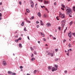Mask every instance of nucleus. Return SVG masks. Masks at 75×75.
<instances>
[{"label":"nucleus","instance_id":"f257e3e1","mask_svg":"<svg viewBox=\"0 0 75 75\" xmlns=\"http://www.w3.org/2000/svg\"><path fill=\"white\" fill-rule=\"evenodd\" d=\"M65 8L66 14L68 15L69 14V17H71L72 16L70 14L72 13V10L68 6H66Z\"/></svg>","mask_w":75,"mask_h":75},{"label":"nucleus","instance_id":"f03ea898","mask_svg":"<svg viewBox=\"0 0 75 75\" xmlns=\"http://www.w3.org/2000/svg\"><path fill=\"white\" fill-rule=\"evenodd\" d=\"M61 16V18H65V15H64V14L61 13L60 12L59 17Z\"/></svg>","mask_w":75,"mask_h":75},{"label":"nucleus","instance_id":"7ed1b4c3","mask_svg":"<svg viewBox=\"0 0 75 75\" xmlns=\"http://www.w3.org/2000/svg\"><path fill=\"white\" fill-rule=\"evenodd\" d=\"M68 36L69 37V38H71L72 37V33L71 31H70L69 33H68Z\"/></svg>","mask_w":75,"mask_h":75},{"label":"nucleus","instance_id":"20e7f679","mask_svg":"<svg viewBox=\"0 0 75 75\" xmlns=\"http://www.w3.org/2000/svg\"><path fill=\"white\" fill-rule=\"evenodd\" d=\"M57 69L55 68L54 67H53L52 69V71L54 72V71H57Z\"/></svg>","mask_w":75,"mask_h":75},{"label":"nucleus","instance_id":"39448f33","mask_svg":"<svg viewBox=\"0 0 75 75\" xmlns=\"http://www.w3.org/2000/svg\"><path fill=\"white\" fill-rule=\"evenodd\" d=\"M44 3L45 4H49V1H45V0H44Z\"/></svg>","mask_w":75,"mask_h":75},{"label":"nucleus","instance_id":"423d86ee","mask_svg":"<svg viewBox=\"0 0 75 75\" xmlns=\"http://www.w3.org/2000/svg\"><path fill=\"white\" fill-rule=\"evenodd\" d=\"M2 64L3 65H4V66H5L7 65V63H6V62L5 61H3Z\"/></svg>","mask_w":75,"mask_h":75},{"label":"nucleus","instance_id":"0eeeda50","mask_svg":"<svg viewBox=\"0 0 75 75\" xmlns=\"http://www.w3.org/2000/svg\"><path fill=\"white\" fill-rule=\"evenodd\" d=\"M40 34H41V35L43 37H45V35H44V34L43 33H41Z\"/></svg>","mask_w":75,"mask_h":75},{"label":"nucleus","instance_id":"6e6552de","mask_svg":"<svg viewBox=\"0 0 75 75\" xmlns=\"http://www.w3.org/2000/svg\"><path fill=\"white\" fill-rule=\"evenodd\" d=\"M47 27H50V26H51V24L49 23H47Z\"/></svg>","mask_w":75,"mask_h":75},{"label":"nucleus","instance_id":"1a4fd4ad","mask_svg":"<svg viewBox=\"0 0 75 75\" xmlns=\"http://www.w3.org/2000/svg\"><path fill=\"white\" fill-rule=\"evenodd\" d=\"M65 22H66V21L65 20H64V21H62L61 23H64L65 24Z\"/></svg>","mask_w":75,"mask_h":75},{"label":"nucleus","instance_id":"9d476101","mask_svg":"<svg viewBox=\"0 0 75 75\" xmlns=\"http://www.w3.org/2000/svg\"><path fill=\"white\" fill-rule=\"evenodd\" d=\"M13 72H12L11 71H8V74H11V75H12V73Z\"/></svg>","mask_w":75,"mask_h":75},{"label":"nucleus","instance_id":"9b49d317","mask_svg":"<svg viewBox=\"0 0 75 75\" xmlns=\"http://www.w3.org/2000/svg\"><path fill=\"white\" fill-rule=\"evenodd\" d=\"M65 23H62V27L63 28H64V26H65Z\"/></svg>","mask_w":75,"mask_h":75},{"label":"nucleus","instance_id":"f8f14e48","mask_svg":"<svg viewBox=\"0 0 75 75\" xmlns=\"http://www.w3.org/2000/svg\"><path fill=\"white\" fill-rule=\"evenodd\" d=\"M40 24L42 25H43L44 24H43V23H42V21L41 20H40Z\"/></svg>","mask_w":75,"mask_h":75},{"label":"nucleus","instance_id":"ddd939ff","mask_svg":"<svg viewBox=\"0 0 75 75\" xmlns=\"http://www.w3.org/2000/svg\"><path fill=\"white\" fill-rule=\"evenodd\" d=\"M38 16H39V17H41V13H40L39 12L38 13Z\"/></svg>","mask_w":75,"mask_h":75},{"label":"nucleus","instance_id":"4468645a","mask_svg":"<svg viewBox=\"0 0 75 75\" xmlns=\"http://www.w3.org/2000/svg\"><path fill=\"white\" fill-rule=\"evenodd\" d=\"M26 10L27 13H30V10H29V9H26Z\"/></svg>","mask_w":75,"mask_h":75},{"label":"nucleus","instance_id":"2eb2a0df","mask_svg":"<svg viewBox=\"0 0 75 75\" xmlns=\"http://www.w3.org/2000/svg\"><path fill=\"white\" fill-rule=\"evenodd\" d=\"M51 69H52V67L49 66L48 67V69L49 70H50Z\"/></svg>","mask_w":75,"mask_h":75},{"label":"nucleus","instance_id":"dca6fc26","mask_svg":"<svg viewBox=\"0 0 75 75\" xmlns=\"http://www.w3.org/2000/svg\"><path fill=\"white\" fill-rule=\"evenodd\" d=\"M73 23V21H71L69 23L70 25H71Z\"/></svg>","mask_w":75,"mask_h":75},{"label":"nucleus","instance_id":"f3484780","mask_svg":"<svg viewBox=\"0 0 75 75\" xmlns=\"http://www.w3.org/2000/svg\"><path fill=\"white\" fill-rule=\"evenodd\" d=\"M61 6L62 7H63V8H65V6H64V5H63V4H62L61 5Z\"/></svg>","mask_w":75,"mask_h":75},{"label":"nucleus","instance_id":"a211bd4d","mask_svg":"<svg viewBox=\"0 0 75 75\" xmlns=\"http://www.w3.org/2000/svg\"><path fill=\"white\" fill-rule=\"evenodd\" d=\"M55 67L57 69V68H58V65L55 64L54 65Z\"/></svg>","mask_w":75,"mask_h":75},{"label":"nucleus","instance_id":"6ab92c4d","mask_svg":"<svg viewBox=\"0 0 75 75\" xmlns=\"http://www.w3.org/2000/svg\"><path fill=\"white\" fill-rule=\"evenodd\" d=\"M68 46L69 48H71V43H69L68 45Z\"/></svg>","mask_w":75,"mask_h":75},{"label":"nucleus","instance_id":"aec40b11","mask_svg":"<svg viewBox=\"0 0 75 75\" xmlns=\"http://www.w3.org/2000/svg\"><path fill=\"white\" fill-rule=\"evenodd\" d=\"M50 54H51V57H53V56H54V53H51Z\"/></svg>","mask_w":75,"mask_h":75},{"label":"nucleus","instance_id":"412c9836","mask_svg":"<svg viewBox=\"0 0 75 75\" xmlns=\"http://www.w3.org/2000/svg\"><path fill=\"white\" fill-rule=\"evenodd\" d=\"M34 18V16H32L31 18H30V20H33Z\"/></svg>","mask_w":75,"mask_h":75},{"label":"nucleus","instance_id":"4be33fe9","mask_svg":"<svg viewBox=\"0 0 75 75\" xmlns=\"http://www.w3.org/2000/svg\"><path fill=\"white\" fill-rule=\"evenodd\" d=\"M36 72H37V70H34L33 72L34 74H36Z\"/></svg>","mask_w":75,"mask_h":75},{"label":"nucleus","instance_id":"5701e85b","mask_svg":"<svg viewBox=\"0 0 75 75\" xmlns=\"http://www.w3.org/2000/svg\"><path fill=\"white\" fill-rule=\"evenodd\" d=\"M24 22H22V23L21 24V25L22 26H24Z\"/></svg>","mask_w":75,"mask_h":75},{"label":"nucleus","instance_id":"b1692460","mask_svg":"<svg viewBox=\"0 0 75 75\" xmlns=\"http://www.w3.org/2000/svg\"><path fill=\"white\" fill-rule=\"evenodd\" d=\"M30 4H34V3H33V2L32 1H31Z\"/></svg>","mask_w":75,"mask_h":75},{"label":"nucleus","instance_id":"393cba45","mask_svg":"<svg viewBox=\"0 0 75 75\" xmlns=\"http://www.w3.org/2000/svg\"><path fill=\"white\" fill-rule=\"evenodd\" d=\"M34 60H35V58H32V59H31V60L32 61H34Z\"/></svg>","mask_w":75,"mask_h":75},{"label":"nucleus","instance_id":"a878e982","mask_svg":"<svg viewBox=\"0 0 75 75\" xmlns=\"http://www.w3.org/2000/svg\"><path fill=\"white\" fill-rule=\"evenodd\" d=\"M18 40L17 39V40H15V42H18Z\"/></svg>","mask_w":75,"mask_h":75},{"label":"nucleus","instance_id":"bb28decb","mask_svg":"<svg viewBox=\"0 0 75 75\" xmlns=\"http://www.w3.org/2000/svg\"><path fill=\"white\" fill-rule=\"evenodd\" d=\"M19 68L20 69H22L23 68V66H21Z\"/></svg>","mask_w":75,"mask_h":75},{"label":"nucleus","instance_id":"cd10ccee","mask_svg":"<svg viewBox=\"0 0 75 75\" xmlns=\"http://www.w3.org/2000/svg\"><path fill=\"white\" fill-rule=\"evenodd\" d=\"M59 60V59H55V61H58Z\"/></svg>","mask_w":75,"mask_h":75},{"label":"nucleus","instance_id":"c85d7f7f","mask_svg":"<svg viewBox=\"0 0 75 75\" xmlns=\"http://www.w3.org/2000/svg\"><path fill=\"white\" fill-rule=\"evenodd\" d=\"M33 6H34V4H32L31 5V6L32 8H33Z\"/></svg>","mask_w":75,"mask_h":75},{"label":"nucleus","instance_id":"c756f323","mask_svg":"<svg viewBox=\"0 0 75 75\" xmlns=\"http://www.w3.org/2000/svg\"><path fill=\"white\" fill-rule=\"evenodd\" d=\"M72 34L74 35V36H75V33H72Z\"/></svg>","mask_w":75,"mask_h":75},{"label":"nucleus","instance_id":"7c9ffc66","mask_svg":"<svg viewBox=\"0 0 75 75\" xmlns=\"http://www.w3.org/2000/svg\"><path fill=\"white\" fill-rule=\"evenodd\" d=\"M12 75H16V74L14 73H12Z\"/></svg>","mask_w":75,"mask_h":75},{"label":"nucleus","instance_id":"2f4dec72","mask_svg":"<svg viewBox=\"0 0 75 75\" xmlns=\"http://www.w3.org/2000/svg\"><path fill=\"white\" fill-rule=\"evenodd\" d=\"M46 14H45L44 15H43V17H45V18H46Z\"/></svg>","mask_w":75,"mask_h":75},{"label":"nucleus","instance_id":"473e14b6","mask_svg":"<svg viewBox=\"0 0 75 75\" xmlns=\"http://www.w3.org/2000/svg\"><path fill=\"white\" fill-rule=\"evenodd\" d=\"M19 47H21V44H19Z\"/></svg>","mask_w":75,"mask_h":75},{"label":"nucleus","instance_id":"72a5a7b5","mask_svg":"<svg viewBox=\"0 0 75 75\" xmlns=\"http://www.w3.org/2000/svg\"><path fill=\"white\" fill-rule=\"evenodd\" d=\"M58 29L59 31H61V27H58Z\"/></svg>","mask_w":75,"mask_h":75},{"label":"nucleus","instance_id":"f704fd0d","mask_svg":"<svg viewBox=\"0 0 75 75\" xmlns=\"http://www.w3.org/2000/svg\"><path fill=\"white\" fill-rule=\"evenodd\" d=\"M30 48L31 49V50L32 51H33V47H30Z\"/></svg>","mask_w":75,"mask_h":75},{"label":"nucleus","instance_id":"c9c22d12","mask_svg":"<svg viewBox=\"0 0 75 75\" xmlns=\"http://www.w3.org/2000/svg\"><path fill=\"white\" fill-rule=\"evenodd\" d=\"M24 31H27V30H26V28L25 27L24 28Z\"/></svg>","mask_w":75,"mask_h":75},{"label":"nucleus","instance_id":"e433bc0d","mask_svg":"<svg viewBox=\"0 0 75 75\" xmlns=\"http://www.w3.org/2000/svg\"><path fill=\"white\" fill-rule=\"evenodd\" d=\"M37 4H36V5H35V7L36 8V9H37Z\"/></svg>","mask_w":75,"mask_h":75},{"label":"nucleus","instance_id":"4c0bfd02","mask_svg":"<svg viewBox=\"0 0 75 75\" xmlns=\"http://www.w3.org/2000/svg\"><path fill=\"white\" fill-rule=\"evenodd\" d=\"M19 4L20 5H21V1H19Z\"/></svg>","mask_w":75,"mask_h":75},{"label":"nucleus","instance_id":"58836bf2","mask_svg":"<svg viewBox=\"0 0 75 75\" xmlns=\"http://www.w3.org/2000/svg\"><path fill=\"white\" fill-rule=\"evenodd\" d=\"M67 27H66V28L65 29V30H64V33H65V31H66V30H67Z\"/></svg>","mask_w":75,"mask_h":75},{"label":"nucleus","instance_id":"ea45409f","mask_svg":"<svg viewBox=\"0 0 75 75\" xmlns=\"http://www.w3.org/2000/svg\"><path fill=\"white\" fill-rule=\"evenodd\" d=\"M51 54V53L49 52L47 54V55H50Z\"/></svg>","mask_w":75,"mask_h":75},{"label":"nucleus","instance_id":"a19ab883","mask_svg":"<svg viewBox=\"0 0 75 75\" xmlns=\"http://www.w3.org/2000/svg\"><path fill=\"white\" fill-rule=\"evenodd\" d=\"M18 40H21V38H20L18 39Z\"/></svg>","mask_w":75,"mask_h":75},{"label":"nucleus","instance_id":"79ce46f5","mask_svg":"<svg viewBox=\"0 0 75 75\" xmlns=\"http://www.w3.org/2000/svg\"><path fill=\"white\" fill-rule=\"evenodd\" d=\"M55 51L56 52H57V51H58V49H55Z\"/></svg>","mask_w":75,"mask_h":75},{"label":"nucleus","instance_id":"37998d69","mask_svg":"<svg viewBox=\"0 0 75 75\" xmlns=\"http://www.w3.org/2000/svg\"><path fill=\"white\" fill-rule=\"evenodd\" d=\"M66 40L65 39H64L63 41V42H66Z\"/></svg>","mask_w":75,"mask_h":75},{"label":"nucleus","instance_id":"c03bdc74","mask_svg":"<svg viewBox=\"0 0 75 75\" xmlns=\"http://www.w3.org/2000/svg\"><path fill=\"white\" fill-rule=\"evenodd\" d=\"M43 40H44V41H46V40H45V38H43Z\"/></svg>","mask_w":75,"mask_h":75},{"label":"nucleus","instance_id":"a18cd8bd","mask_svg":"<svg viewBox=\"0 0 75 75\" xmlns=\"http://www.w3.org/2000/svg\"><path fill=\"white\" fill-rule=\"evenodd\" d=\"M56 18H57V20H59V18H58V17H56Z\"/></svg>","mask_w":75,"mask_h":75},{"label":"nucleus","instance_id":"49530a36","mask_svg":"<svg viewBox=\"0 0 75 75\" xmlns=\"http://www.w3.org/2000/svg\"><path fill=\"white\" fill-rule=\"evenodd\" d=\"M67 71L66 70L64 71V73H65V74L67 73Z\"/></svg>","mask_w":75,"mask_h":75},{"label":"nucleus","instance_id":"de8ad7c7","mask_svg":"<svg viewBox=\"0 0 75 75\" xmlns=\"http://www.w3.org/2000/svg\"><path fill=\"white\" fill-rule=\"evenodd\" d=\"M2 16V15L1 13H0V17H1Z\"/></svg>","mask_w":75,"mask_h":75},{"label":"nucleus","instance_id":"09e8293b","mask_svg":"<svg viewBox=\"0 0 75 75\" xmlns=\"http://www.w3.org/2000/svg\"><path fill=\"white\" fill-rule=\"evenodd\" d=\"M15 37H16V38H18V35H17Z\"/></svg>","mask_w":75,"mask_h":75},{"label":"nucleus","instance_id":"8fccbe9b","mask_svg":"<svg viewBox=\"0 0 75 75\" xmlns=\"http://www.w3.org/2000/svg\"><path fill=\"white\" fill-rule=\"evenodd\" d=\"M34 54H35V55H37V52H34Z\"/></svg>","mask_w":75,"mask_h":75},{"label":"nucleus","instance_id":"3c124183","mask_svg":"<svg viewBox=\"0 0 75 75\" xmlns=\"http://www.w3.org/2000/svg\"><path fill=\"white\" fill-rule=\"evenodd\" d=\"M67 52L68 53H69V50H68Z\"/></svg>","mask_w":75,"mask_h":75},{"label":"nucleus","instance_id":"603ef678","mask_svg":"<svg viewBox=\"0 0 75 75\" xmlns=\"http://www.w3.org/2000/svg\"><path fill=\"white\" fill-rule=\"evenodd\" d=\"M36 23L37 24H38V23H39V22L37 21Z\"/></svg>","mask_w":75,"mask_h":75},{"label":"nucleus","instance_id":"864d4df0","mask_svg":"<svg viewBox=\"0 0 75 75\" xmlns=\"http://www.w3.org/2000/svg\"><path fill=\"white\" fill-rule=\"evenodd\" d=\"M33 54H32V55L31 56V57H33Z\"/></svg>","mask_w":75,"mask_h":75},{"label":"nucleus","instance_id":"5fc2aeb1","mask_svg":"<svg viewBox=\"0 0 75 75\" xmlns=\"http://www.w3.org/2000/svg\"><path fill=\"white\" fill-rule=\"evenodd\" d=\"M28 38L29 40H30V38H29V36H28Z\"/></svg>","mask_w":75,"mask_h":75},{"label":"nucleus","instance_id":"6e6d98bb","mask_svg":"<svg viewBox=\"0 0 75 75\" xmlns=\"http://www.w3.org/2000/svg\"><path fill=\"white\" fill-rule=\"evenodd\" d=\"M73 9H75V6L73 7Z\"/></svg>","mask_w":75,"mask_h":75},{"label":"nucleus","instance_id":"4d7b16f0","mask_svg":"<svg viewBox=\"0 0 75 75\" xmlns=\"http://www.w3.org/2000/svg\"><path fill=\"white\" fill-rule=\"evenodd\" d=\"M54 5H56V4H57V3H56V2H55L54 4Z\"/></svg>","mask_w":75,"mask_h":75},{"label":"nucleus","instance_id":"13d9d810","mask_svg":"<svg viewBox=\"0 0 75 75\" xmlns=\"http://www.w3.org/2000/svg\"><path fill=\"white\" fill-rule=\"evenodd\" d=\"M41 8H43V7H45L44 6H41Z\"/></svg>","mask_w":75,"mask_h":75},{"label":"nucleus","instance_id":"bf43d9fd","mask_svg":"<svg viewBox=\"0 0 75 75\" xmlns=\"http://www.w3.org/2000/svg\"><path fill=\"white\" fill-rule=\"evenodd\" d=\"M40 27V26L39 25H37V27L38 28V27Z\"/></svg>","mask_w":75,"mask_h":75},{"label":"nucleus","instance_id":"052dcab7","mask_svg":"<svg viewBox=\"0 0 75 75\" xmlns=\"http://www.w3.org/2000/svg\"><path fill=\"white\" fill-rule=\"evenodd\" d=\"M45 10H46L47 11H48V9H47V8H46L45 9Z\"/></svg>","mask_w":75,"mask_h":75},{"label":"nucleus","instance_id":"680f3d73","mask_svg":"<svg viewBox=\"0 0 75 75\" xmlns=\"http://www.w3.org/2000/svg\"><path fill=\"white\" fill-rule=\"evenodd\" d=\"M67 55L68 56L69 55V53H67Z\"/></svg>","mask_w":75,"mask_h":75},{"label":"nucleus","instance_id":"e2e57ef3","mask_svg":"<svg viewBox=\"0 0 75 75\" xmlns=\"http://www.w3.org/2000/svg\"><path fill=\"white\" fill-rule=\"evenodd\" d=\"M53 39L54 40H56V38L54 37V38H53Z\"/></svg>","mask_w":75,"mask_h":75},{"label":"nucleus","instance_id":"0e129e2a","mask_svg":"<svg viewBox=\"0 0 75 75\" xmlns=\"http://www.w3.org/2000/svg\"><path fill=\"white\" fill-rule=\"evenodd\" d=\"M26 20L27 22H28V21H27V19H26Z\"/></svg>","mask_w":75,"mask_h":75},{"label":"nucleus","instance_id":"69168bd1","mask_svg":"<svg viewBox=\"0 0 75 75\" xmlns=\"http://www.w3.org/2000/svg\"><path fill=\"white\" fill-rule=\"evenodd\" d=\"M61 9H62V10H64V8H61Z\"/></svg>","mask_w":75,"mask_h":75},{"label":"nucleus","instance_id":"338daca9","mask_svg":"<svg viewBox=\"0 0 75 75\" xmlns=\"http://www.w3.org/2000/svg\"><path fill=\"white\" fill-rule=\"evenodd\" d=\"M38 43H39V44H40V41H38Z\"/></svg>","mask_w":75,"mask_h":75},{"label":"nucleus","instance_id":"774afa93","mask_svg":"<svg viewBox=\"0 0 75 75\" xmlns=\"http://www.w3.org/2000/svg\"><path fill=\"white\" fill-rule=\"evenodd\" d=\"M2 4V3L1 2L0 3V5H1Z\"/></svg>","mask_w":75,"mask_h":75}]
</instances>
